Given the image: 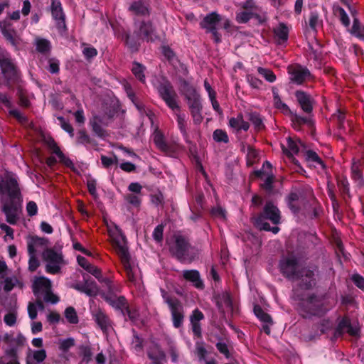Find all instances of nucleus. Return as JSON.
Here are the masks:
<instances>
[{
  "mask_svg": "<svg viewBox=\"0 0 364 364\" xmlns=\"http://www.w3.org/2000/svg\"><path fill=\"white\" fill-rule=\"evenodd\" d=\"M5 194L8 195L9 200H1V210L6 215V222L15 225L18 219V213L21 211L23 199L17 179L9 174L4 178L0 177V195Z\"/></svg>",
  "mask_w": 364,
  "mask_h": 364,
  "instance_id": "1",
  "label": "nucleus"
},
{
  "mask_svg": "<svg viewBox=\"0 0 364 364\" xmlns=\"http://www.w3.org/2000/svg\"><path fill=\"white\" fill-rule=\"evenodd\" d=\"M299 308L305 318L312 316H322L327 313L331 306L325 301L324 295L314 293L309 294L306 298L300 299Z\"/></svg>",
  "mask_w": 364,
  "mask_h": 364,
  "instance_id": "2",
  "label": "nucleus"
},
{
  "mask_svg": "<svg viewBox=\"0 0 364 364\" xmlns=\"http://www.w3.org/2000/svg\"><path fill=\"white\" fill-rule=\"evenodd\" d=\"M161 296L171 312L173 326L176 328L182 326L184 321V308L181 301L175 296L170 295L165 289H160Z\"/></svg>",
  "mask_w": 364,
  "mask_h": 364,
  "instance_id": "3",
  "label": "nucleus"
},
{
  "mask_svg": "<svg viewBox=\"0 0 364 364\" xmlns=\"http://www.w3.org/2000/svg\"><path fill=\"white\" fill-rule=\"evenodd\" d=\"M191 245L183 235L175 236V241L169 247L171 255L181 263H191L195 259V256L189 252Z\"/></svg>",
  "mask_w": 364,
  "mask_h": 364,
  "instance_id": "4",
  "label": "nucleus"
},
{
  "mask_svg": "<svg viewBox=\"0 0 364 364\" xmlns=\"http://www.w3.org/2000/svg\"><path fill=\"white\" fill-rule=\"evenodd\" d=\"M156 90L160 97L171 109L178 112L181 110L177 102L178 95L168 78L162 77L156 85Z\"/></svg>",
  "mask_w": 364,
  "mask_h": 364,
  "instance_id": "5",
  "label": "nucleus"
},
{
  "mask_svg": "<svg viewBox=\"0 0 364 364\" xmlns=\"http://www.w3.org/2000/svg\"><path fill=\"white\" fill-rule=\"evenodd\" d=\"M134 34L142 41L149 43L159 39L156 29L151 21L134 18Z\"/></svg>",
  "mask_w": 364,
  "mask_h": 364,
  "instance_id": "6",
  "label": "nucleus"
},
{
  "mask_svg": "<svg viewBox=\"0 0 364 364\" xmlns=\"http://www.w3.org/2000/svg\"><path fill=\"white\" fill-rule=\"evenodd\" d=\"M318 269L317 267H304L295 277L297 287L301 290H311L317 284Z\"/></svg>",
  "mask_w": 364,
  "mask_h": 364,
  "instance_id": "7",
  "label": "nucleus"
},
{
  "mask_svg": "<svg viewBox=\"0 0 364 364\" xmlns=\"http://www.w3.org/2000/svg\"><path fill=\"white\" fill-rule=\"evenodd\" d=\"M120 237L122 238V241L117 237L113 238V245L120 258L121 262L124 266L129 279L133 282L134 280V277L130 264V255L128 247L125 245L126 237L122 232H120Z\"/></svg>",
  "mask_w": 364,
  "mask_h": 364,
  "instance_id": "8",
  "label": "nucleus"
},
{
  "mask_svg": "<svg viewBox=\"0 0 364 364\" xmlns=\"http://www.w3.org/2000/svg\"><path fill=\"white\" fill-rule=\"evenodd\" d=\"M279 268L285 278L294 282L301 267L299 266L298 259L291 255L282 258L279 263Z\"/></svg>",
  "mask_w": 364,
  "mask_h": 364,
  "instance_id": "9",
  "label": "nucleus"
},
{
  "mask_svg": "<svg viewBox=\"0 0 364 364\" xmlns=\"http://www.w3.org/2000/svg\"><path fill=\"white\" fill-rule=\"evenodd\" d=\"M43 259L47 262L46 272L48 274H56L60 272V264L63 262V255L52 248L46 249L42 254Z\"/></svg>",
  "mask_w": 364,
  "mask_h": 364,
  "instance_id": "10",
  "label": "nucleus"
},
{
  "mask_svg": "<svg viewBox=\"0 0 364 364\" xmlns=\"http://www.w3.org/2000/svg\"><path fill=\"white\" fill-rule=\"evenodd\" d=\"M184 97L187 101L193 123L195 124H200L203 119L202 115L203 105L200 94L196 91L184 96Z\"/></svg>",
  "mask_w": 364,
  "mask_h": 364,
  "instance_id": "11",
  "label": "nucleus"
},
{
  "mask_svg": "<svg viewBox=\"0 0 364 364\" xmlns=\"http://www.w3.org/2000/svg\"><path fill=\"white\" fill-rule=\"evenodd\" d=\"M346 333L352 337L360 336V328L358 325H353L350 318L347 316L342 317L337 324L333 333V337L338 338L342 337Z\"/></svg>",
  "mask_w": 364,
  "mask_h": 364,
  "instance_id": "12",
  "label": "nucleus"
},
{
  "mask_svg": "<svg viewBox=\"0 0 364 364\" xmlns=\"http://www.w3.org/2000/svg\"><path fill=\"white\" fill-rule=\"evenodd\" d=\"M294 97L300 109L306 114L311 115L316 105L314 97L309 92L303 90H296L294 92Z\"/></svg>",
  "mask_w": 364,
  "mask_h": 364,
  "instance_id": "13",
  "label": "nucleus"
},
{
  "mask_svg": "<svg viewBox=\"0 0 364 364\" xmlns=\"http://www.w3.org/2000/svg\"><path fill=\"white\" fill-rule=\"evenodd\" d=\"M82 277V282L73 284L71 287L80 293L85 294L88 296H96L99 292V288L96 282L87 274H84Z\"/></svg>",
  "mask_w": 364,
  "mask_h": 364,
  "instance_id": "14",
  "label": "nucleus"
},
{
  "mask_svg": "<svg viewBox=\"0 0 364 364\" xmlns=\"http://www.w3.org/2000/svg\"><path fill=\"white\" fill-rule=\"evenodd\" d=\"M51 16L56 22V28L60 33L67 31L65 14L60 0H51L50 6Z\"/></svg>",
  "mask_w": 364,
  "mask_h": 364,
  "instance_id": "15",
  "label": "nucleus"
},
{
  "mask_svg": "<svg viewBox=\"0 0 364 364\" xmlns=\"http://www.w3.org/2000/svg\"><path fill=\"white\" fill-rule=\"evenodd\" d=\"M287 207L294 215H298L306 203L303 195L297 191H291L286 197Z\"/></svg>",
  "mask_w": 364,
  "mask_h": 364,
  "instance_id": "16",
  "label": "nucleus"
},
{
  "mask_svg": "<svg viewBox=\"0 0 364 364\" xmlns=\"http://www.w3.org/2000/svg\"><path fill=\"white\" fill-rule=\"evenodd\" d=\"M288 73L290 75V81L296 85L303 84L311 76L309 70L307 68L303 67L300 65L289 66L288 68Z\"/></svg>",
  "mask_w": 364,
  "mask_h": 364,
  "instance_id": "17",
  "label": "nucleus"
},
{
  "mask_svg": "<svg viewBox=\"0 0 364 364\" xmlns=\"http://www.w3.org/2000/svg\"><path fill=\"white\" fill-rule=\"evenodd\" d=\"M223 21L222 16L216 11L208 14L200 22V27L205 30L206 33L214 31L220 27Z\"/></svg>",
  "mask_w": 364,
  "mask_h": 364,
  "instance_id": "18",
  "label": "nucleus"
},
{
  "mask_svg": "<svg viewBox=\"0 0 364 364\" xmlns=\"http://www.w3.org/2000/svg\"><path fill=\"white\" fill-rule=\"evenodd\" d=\"M257 217L270 220L273 224L278 225L280 223L281 215L279 208L269 200L266 202L263 210Z\"/></svg>",
  "mask_w": 364,
  "mask_h": 364,
  "instance_id": "19",
  "label": "nucleus"
},
{
  "mask_svg": "<svg viewBox=\"0 0 364 364\" xmlns=\"http://www.w3.org/2000/svg\"><path fill=\"white\" fill-rule=\"evenodd\" d=\"M0 68L7 80L15 81L18 78L17 68L11 58L0 57Z\"/></svg>",
  "mask_w": 364,
  "mask_h": 364,
  "instance_id": "20",
  "label": "nucleus"
},
{
  "mask_svg": "<svg viewBox=\"0 0 364 364\" xmlns=\"http://www.w3.org/2000/svg\"><path fill=\"white\" fill-rule=\"evenodd\" d=\"M289 117L292 123L293 128L296 131H299L303 125H307L311 129H315L314 121L310 115L304 117L298 114L296 112H293Z\"/></svg>",
  "mask_w": 364,
  "mask_h": 364,
  "instance_id": "21",
  "label": "nucleus"
},
{
  "mask_svg": "<svg viewBox=\"0 0 364 364\" xmlns=\"http://www.w3.org/2000/svg\"><path fill=\"white\" fill-rule=\"evenodd\" d=\"M50 289H52L51 282L45 277H36L32 284L33 293L36 297L42 296Z\"/></svg>",
  "mask_w": 364,
  "mask_h": 364,
  "instance_id": "22",
  "label": "nucleus"
},
{
  "mask_svg": "<svg viewBox=\"0 0 364 364\" xmlns=\"http://www.w3.org/2000/svg\"><path fill=\"white\" fill-rule=\"evenodd\" d=\"M183 277L185 280L191 282L195 288L200 290L204 289L205 284L200 277L199 271L196 269L183 270Z\"/></svg>",
  "mask_w": 364,
  "mask_h": 364,
  "instance_id": "23",
  "label": "nucleus"
},
{
  "mask_svg": "<svg viewBox=\"0 0 364 364\" xmlns=\"http://www.w3.org/2000/svg\"><path fill=\"white\" fill-rule=\"evenodd\" d=\"M105 300L109 305H110L116 311H120L122 315L125 317V309L128 305V302L127 299L124 296H106L105 297Z\"/></svg>",
  "mask_w": 364,
  "mask_h": 364,
  "instance_id": "24",
  "label": "nucleus"
},
{
  "mask_svg": "<svg viewBox=\"0 0 364 364\" xmlns=\"http://www.w3.org/2000/svg\"><path fill=\"white\" fill-rule=\"evenodd\" d=\"M92 317L103 333H107L111 327V320L101 309H97L92 314Z\"/></svg>",
  "mask_w": 364,
  "mask_h": 364,
  "instance_id": "25",
  "label": "nucleus"
},
{
  "mask_svg": "<svg viewBox=\"0 0 364 364\" xmlns=\"http://www.w3.org/2000/svg\"><path fill=\"white\" fill-rule=\"evenodd\" d=\"M129 11L137 16H149L150 10L148 4L142 0L135 1L129 6Z\"/></svg>",
  "mask_w": 364,
  "mask_h": 364,
  "instance_id": "26",
  "label": "nucleus"
},
{
  "mask_svg": "<svg viewBox=\"0 0 364 364\" xmlns=\"http://www.w3.org/2000/svg\"><path fill=\"white\" fill-rule=\"evenodd\" d=\"M272 92L273 95V102L274 107L280 110L285 115L290 117L293 111L291 110L289 107L286 103L282 102L279 95V90L276 87H272Z\"/></svg>",
  "mask_w": 364,
  "mask_h": 364,
  "instance_id": "27",
  "label": "nucleus"
},
{
  "mask_svg": "<svg viewBox=\"0 0 364 364\" xmlns=\"http://www.w3.org/2000/svg\"><path fill=\"white\" fill-rule=\"evenodd\" d=\"M351 178L359 187L364 186V178L361 163L360 161H353L351 166Z\"/></svg>",
  "mask_w": 364,
  "mask_h": 364,
  "instance_id": "28",
  "label": "nucleus"
},
{
  "mask_svg": "<svg viewBox=\"0 0 364 364\" xmlns=\"http://www.w3.org/2000/svg\"><path fill=\"white\" fill-rule=\"evenodd\" d=\"M103 120L100 116H94L90 121L92 132L100 138L104 139L106 136V132L102 127Z\"/></svg>",
  "mask_w": 364,
  "mask_h": 364,
  "instance_id": "29",
  "label": "nucleus"
},
{
  "mask_svg": "<svg viewBox=\"0 0 364 364\" xmlns=\"http://www.w3.org/2000/svg\"><path fill=\"white\" fill-rule=\"evenodd\" d=\"M76 143L84 145L86 147L89 145L92 146L97 145L96 140L90 137L85 129H80L77 132Z\"/></svg>",
  "mask_w": 364,
  "mask_h": 364,
  "instance_id": "30",
  "label": "nucleus"
},
{
  "mask_svg": "<svg viewBox=\"0 0 364 364\" xmlns=\"http://www.w3.org/2000/svg\"><path fill=\"white\" fill-rule=\"evenodd\" d=\"M122 39L125 45L132 51L138 50L140 46L139 41L141 40V38H139L134 34L132 36L129 32L124 31L122 34Z\"/></svg>",
  "mask_w": 364,
  "mask_h": 364,
  "instance_id": "31",
  "label": "nucleus"
},
{
  "mask_svg": "<svg viewBox=\"0 0 364 364\" xmlns=\"http://www.w3.org/2000/svg\"><path fill=\"white\" fill-rule=\"evenodd\" d=\"M275 37L277 38V43L282 44L286 43L289 38V29L288 27L284 23H280L279 26L274 28L273 30Z\"/></svg>",
  "mask_w": 364,
  "mask_h": 364,
  "instance_id": "32",
  "label": "nucleus"
},
{
  "mask_svg": "<svg viewBox=\"0 0 364 364\" xmlns=\"http://www.w3.org/2000/svg\"><path fill=\"white\" fill-rule=\"evenodd\" d=\"M153 141L156 147L161 151L168 152L171 151V147L166 141L164 135L159 130L154 132Z\"/></svg>",
  "mask_w": 364,
  "mask_h": 364,
  "instance_id": "33",
  "label": "nucleus"
},
{
  "mask_svg": "<svg viewBox=\"0 0 364 364\" xmlns=\"http://www.w3.org/2000/svg\"><path fill=\"white\" fill-rule=\"evenodd\" d=\"M248 120L252 122L256 132H259L265 129L263 118L257 112H249Z\"/></svg>",
  "mask_w": 364,
  "mask_h": 364,
  "instance_id": "34",
  "label": "nucleus"
},
{
  "mask_svg": "<svg viewBox=\"0 0 364 364\" xmlns=\"http://www.w3.org/2000/svg\"><path fill=\"white\" fill-rule=\"evenodd\" d=\"M283 153L289 158L293 157L294 154H297L299 151V147L296 141L291 137L287 139V147L282 145Z\"/></svg>",
  "mask_w": 364,
  "mask_h": 364,
  "instance_id": "35",
  "label": "nucleus"
},
{
  "mask_svg": "<svg viewBox=\"0 0 364 364\" xmlns=\"http://www.w3.org/2000/svg\"><path fill=\"white\" fill-rule=\"evenodd\" d=\"M336 181L339 191L344 199H346V196L350 197V184L348 178L344 176H337Z\"/></svg>",
  "mask_w": 364,
  "mask_h": 364,
  "instance_id": "36",
  "label": "nucleus"
},
{
  "mask_svg": "<svg viewBox=\"0 0 364 364\" xmlns=\"http://www.w3.org/2000/svg\"><path fill=\"white\" fill-rule=\"evenodd\" d=\"M131 70L135 77L138 79V80L142 83H145L146 77L144 72L146 70V67L144 65H143L141 63L134 61L132 63Z\"/></svg>",
  "mask_w": 364,
  "mask_h": 364,
  "instance_id": "37",
  "label": "nucleus"
},
{
  "mask_svg": "<svg viewBox=\"0 0 364 364\" xmlns=\"http://www.w3.org/2000/svg\"><path fill=\"white\" fill-rule=\"evenodd\" d=\"M3 36L6 41L14 48L16 50H18L22 40L16 30L11 32H6V34L3 35Z\"/></svg>",
  "mask_w": 364,
  "mask_h": 364,
  "instance_id": "38",
  "label": "nucleus"
},
{
  "mask_svg": "<svg viewBox=\"0 0 364 364\" xmlns=\"http://www.w3.org/2000/svg\"><path fill=\"white\" fill-rule=\"evenodd\" d=\"M176 121L178 129L182 134V136L187 143H190L189 135L186 129V116L183 114H176Z\"/></svg>",
  "mask_w": 364,
  "mask_h": 364,
  "instance_id": "39",
  "label": "nucleus"
},
{
  "mask_svg": "<svg viewBox=\"0 0 364 364\" xmlns=\"http://www.w3.org/2000/svg\"><path fill=\"white\" fill-rule=\"evenodd\" d=\"M253 311H254L255 315L262 322H263L264 323H269V324L273 323V321H272L271 316L269 314H267V312H265L259 305H258V304L255 305Z\"/></svg>",
  "mask_w": 364,
  "mask_h": 364,
  "instance_id": "40",
  "label": "nucleus"
},
{
  "mask_svg": "<svg viewBox=\"0 0 364 364\" xmlns=\"http://www.w3.org/2000/svg\"><path fill=\"white\" fill-rule=\"evenodd\" d=\"M179 89L182 95L186 96L190 95L196 90V89L191 85V83L186 79L181 77L179 79Z\"/></svg>",
  "mask_w": 364,
  "mask_h": 364,
  "instance_id": "41",
  "label": "nucleus"
},
{
  "mask_svg": "<svg viewBox=\"0 0 364 364\" xmlns=\"http://www.w3.org/2000/svg\"><path fill=\"white\" fill-rule=\"evenodd\" d=\"M332 119L336 121V127L339 131H345L346 127L344 122L346 120V113L341 109H338L336 113L332 115Z\"/></svg>",
  "mask_w": 364,
  "mask_h": 364,
  "instance_id": "42",
  "label": "nucleus"
},
{
  "mask_svg": "<svg viewBox=\"0 0 364 364\" xmlns=\"http://www.w3.org/2000/svg\"><path fill=\"white\" fill-rule=\"evenodd\" d=\"M88 273L93 275L100 282H105L109 284L110 281L107 278H103L100 269L93 264H90L85 269Z\"/></svg>",
  "mask_w": 364,
  "mask_h": 364,
  "instance_id": "43",
  "label": "nucleus"
},
{
  "mask_svg": "<svg viewBox=\"0 0 364 364\" xmlns=\"http://www.w3.org/2000/svg\"><path fill=\"white\" fill-rule=\"evenodd\" d=\"M320 24L322 25V20L319 18L318 12L316 11H311L309 18V25L311 29L316 33V27Z\"/></svg>",
  "mask_w": 364,
  "mask_h": 364,
  "instance_id": "44",
  "label": "nucleus"
},
{
  "mask_svg": "<svg viewBox=\"0 0 364 364\" xmlns=\"http://www.w3.org/2000/svg\"><path fill=\"white\" fill-rule=\"evenodd\" d=\"M334 14L339 18L340 21L344 26L348 27L350 26L349 17L343 8L341 6L334 8Z\"/></svg>",
  "mask_w": 364,
  "mask_h": 364,
  "instance_id": "45",
  "label": "nucleus"
},
{
  "mask_svg": "<svg viewBox=\"0 0 364 364\" xmlns=\"http://www.w3.org/2000/svg\"><path fill=\"white\" fill-rule=\"evenodd\" d=\"M65 317L67 321L71 324H77L79 322V318L76 310L73 306H68L65 309Z\"/></svg>",
  "mask_w": 364,
  "mask_h": 364,
  "instance_id": "46",
  "label": "nucleus"
},
{
  "mask_svg": "<svg viewBox=\"0 0 364 364\" xmlns=\"http://www.w3.org/2000/svg\"><path fill=\"white\" fill-rule=\"evenodd\" d=\"M82 46H84L82 50V53L85 57V58L87 60V61H91L92 59H93L94 58H95L97 54H98V52H97V50L92 46H89L86 43H82Z\"/></svg>",
  "mask_w": 364,
  "mask_h": 364,
  "instance_id": "47",
  "label": "nucleus"
},
{
  "mask_svg": "<svg viewBox=\"0 0 364 364\" xmlns=\"http://www.w3.org/2000/svg\"><path fill=\"white\" fill-rule=\"evenodd\" d=\"M133 340L132 342V348L136 353H141L144 349V339L141 338L136 332L134 330Z\"/></svg>",
  "mask_w": 364,
  "mask_h": 364,
  "instance_id": "48",
  "label": "nucleus"
},
{
  "mask_svg": "<svg viewBox=\"0 0 364 364\" xmlns=\"http://www.w3.org/2000/svg\"><path fill=\"white\" fill-rule=\"evenodd\" d=\"M50 43L48 40L44 38H38L36 41V50L41 53H46L50 50Z\"/></svg>",
  "mask_w": 364,
  "mask_h": 364,
  "instance_id": "49",
  "label": "nucleus"
},
{
  "mask_svg": "<svg viewBox=\"0 0 364 364\" xmlns=\"http://www.w3.org/2000/svg\"><path fill=\"white\" fill-rule=\"evenodd\" d=\"M213 138L215 141L218 143H228L229 138L227 132L223 129H217L213 133Z\"/></svg>",
  "mask_w": 364,
  "mask_h": 364,
  "instance_id": "50",
  "label": "nucleus"
},
{
  "mask_svg": "<svg viewBox=\"0 0 364 364\" xmlns=\"http://www.w3.org/2000/svg\"><path fill=\"white\" fill-rule=\"evenodd\" d=\"M57 119L59 122V124L60 127L67 133L69 134L70 137L74 136V129L72 125L70 124L68 121H67L63 117L59 116L57 117Z\"/></svg>",
  "mask_w": 364,
  "mask_h": 364,
  "instance_id": "51",
  "label": "nucleus"
},
{
  "mask_svg": "<svg viewBox=\"0 0 364 364\" xmlns=\"http://www.w3.org/2000/svg\"><path fill=\"white\" fill-rule=\"evenodd\" d=\"M97 181L92 178L89 177L87 179V187L89 193L93 197V198L96 200L98 198V194L97 193Z\"/></svg>",
  "mask_w": 364,
  "mask_h": 364,
  "instance_id": "52",
  "label": "nucleus"
},
{
  "mask_svg": "<svg viewBox=\"0 0 364 364\" xmlns=\"http://www.w3.org/2000/svg\"><path fill=\"white\" fill-rule=\"evenodd\" d=\"M257 71L265 78L267 81L274 82L276 80V75L272 70L259 67Z\"/></svg>",
  "mask_w": 364,
  "mask_h": 364,
  "instance_id": "53",
  "label": "nucleus"
},
{
  "mask_svg": "<svg viewBox=\"0 0 364 364\" xmlns=\"http://www.w3.org/2000/svg\"><path fill=\"white\" fill-rule=\"evenodd\" d=\"M254 16L252 12L241 11L236 14V21L239 23H247Z\"/></svg>",
  "mask_w": 364,
  "mask_h": 364,
  "instance_id": "54",
  "label": "nucleus"
},
{
  "mask_svg": "<svg viewBox=\"0 0 364 364\" xmlns=\"http://www.w3.org/2000/svg\"><path fill=\"white\" fill-rule=\"evenodd\" d=\"M306 156L307 160L316 162L321 165L323 168H325V164L323 161L319 157V156L313 150H308L306 152Z\"/></svg>",
  "mask_w": 364,
  "mask_h": 364,
  "instance_id": "55",
  "label": "nucleus"
},
{
  "mask_svg": "<svg viewBox=\"0 0 364 364\" xmlns=\"http://www.w3.org/2000/svg\"><path fill=\"white\" fill-rule=\"evenodd\" d=\"M43 295V301L46 303L55 304L59 301V297L53 293L52 289L45 291Z\"/></svg>",
  "mask_w": 364,
  "mask_h": 364,
  "instance_id": "56",
  "label": "nucleus"
},
{
  "mask_svg": "<svg viewBox=\"0 0 364 364\" xmlns=\"http://www.w3.org/2000/svg\"><path fill=\"white\" fill-rule=\"evenodd\" d=\"M75 346V340L73 338L64 339L60 342L59 349L66 353L69 349Z\"/></svg>",
  "mask_w": 364,
  "mask_h": 364,
  "instance_id": "57",
  "label": "nucleus"
},
{
  "mask_svg": "<svg viewBox=\"0 0 364 364\" xmlns=\"http://www.w3.org/2000/svg\"><path fill=\"white\" fill-rule=\"evenodd\" d=\"M315 328L317 331H320V333L317 334V336L324 334L331 328V322L329 320L323 319L319 323L316 324Z\"/></svg>",
  "mask_w": 364,
  "mask_h": 364,
  "instance_id": "58",
  "label": "nucleus"
},
{
  "mask_svg": "<svg viewBox=\"0 0 364 364\" xmlns=\"http://www.w3.org/2000/svg\"><path fill=\"white\" fill-rule=\"evenodd\" d=\"M164 229L163 224H159L154 228L152 236L156 242H161L163 240Z\"/></svg>",
  "mask_w": 364,
  "mask_h": 364,
  "instance_id": "59",
  "label": "nucleus"
},
{
  "mask_svg": "<svg viewBox=\"0 0 364 364\" xmlns=\"http://www.w3.org/2000/svg\"><path fill=\"white\" fill-rule=\"evenodd\" d=\"M265 220L266 219H263L261 217H256L255 218V225L261 230L270 231L271 226Z\"/></svg>",
  "mask_w": 364,
  "mask_h": 364,
  "instance_id": "60",
  "label": "nucleus"
},
{
  "mask_svg": "<svg viewBox=\"0 0 364 364\" xmlns=\"http://www.w3.org/2000/svg\"><path fill=\"white\" fill-rule=\"evenodd\" d=\"M150 201L156 207L159 205L163 206L164 203V198L162 193L158 192L157 193L151 194L150 196Z\"/></svg>",
  "mask_w": 364,
  "mask_h": 364,
  "instance_id": "61",
  "label": "nucleus"
},
{
  "mask_svg": "<svg viewBox=\"0 0 364 364\" xmlns=\"http://www.w3.org/2000/svg\"><path fill=\"white\" fill-rule=\"evenodd\" d=\"M126 201L134 207H139L141 203V200L137 195L129 193L124 197Z\"/></svg>",
  "mask_w": 364,
  "mask_h": 364,
  "instance_id": "62",
  "label": "nucleus"
},
{
  "mask_svg": "<svg viewBox=\"0 0 364 364\" xmlns=\"http://www.w3.org/2000/svg\"><path fill=\"white\" fill-rule=\"evenodd\" d=\"M80 351L82 356V362H85L86 364L88 363L92 356V353L91 351V349L89 346H81L80 347Z\"/></svg>",
  "mask_w": 364,
  "mask_h": 364,
  "instance_id": "63",
  "label": "nucleus"
},
{
  "mask_svg": "<svg viewBox=\"0 0 364 364\" xmlns=\"http://www.w3.org/2000/svg\"><path fill=\"white\" fill-rule=\"evenodd\" d=\"M351 279L354 284L358 288L364 291V277L363 276L358 274H354Z\"/></svg>",
  "mask_w": 364,
  "mask_h": 364,
  "instance_id": "64",
  "label": "nucleus"
}]
</instances>
